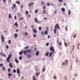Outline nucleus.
<instances>
[{"instance_id": "f257e3e1", "label": "nucleus", "mask_w": 80, "mask_h": 80, "mask_svg": "<svg viewBox=\"0 0 80 80\" xmlns=\"http://www.w3.org/2000/svg\"><path fill=\"white\" fill-rule=\"evenodd\" d=\"M23 52L24 53V55H27V53H31L32 52V50L30 49H28L27 50H25L23 52L21 51L19 52V55H22Z\"/></svg>"}, {"instance_id": "f03ea898", "label": "nucleus", "mask_w": 80, "mask_h": 80, "mask_svg": "<svg viewBox=\"0 0 80 80\" xmlns=\"http://www.w3.org/2000/svg\"><path fill=\"white\" fill-rule=\"evenodd\" d=\"M12 56V54L9 55H8V57L7 58L6 60H7V62H8V63H9V62H10V57H11Z\"/></svg>"}, {"instance_id": "7ed1b4c3", "label": "nucleus", "mask_w": 80, "mask_h": 80, "mask_svg": "<svg viewBox=\"0 0 80 80\" xmlns=\"http://www.w3.org/2000/svg\"><path fill=\"white\" fill-rule=\"evenodd\" d=\"M50 51H52V52L53 53H54L55 52V49H54L53 47H51L50 48Z\"/></svg>"}, {"instance_id": "20e7f679", "label": "nucleus", "mask_w": 80, "mask_h": 80, "mask_svg": "<svg viewBox=\"0 0 80 80\" xmlns=\"http://www.w3.org/2000/svg\"><path fill=\"white\" fill-rule=\"evenodd\" d=\"M54 28L56 30H57V28H58V29H60V27H59V26H58V24H56V26L54 27Z\"/></svg>"}, {"instance_id": "39448f33", "label": "nucleus", "mask_w": 80, "mask_h": 80, "mask_svg": "<svg viewBox=\"0 0 80 80\" xmlns=\"http://www.w3.org/2000/svg\"><path fill=\"white\" fill-rule=\"evenodd\" d=\"M34 20L36 23H39V21H38V19H37V18H35L34 19Z\"/></svg>"}, {"instance_id": "423d86ee", "label": "nucleus", "mask_w": 80, "mask_h": 80, "mask_svg": "<svg viewBox=\"0 0 80 80\" xmlns=\"http://www.w3.org/2000/svg\"><path fill=\"white\" fill-rule=\"evenodd\" d=\"M27 57L28 58H30L32 57V56L31 55L28 54L27 55Z\"/></svg>"}, {"instance_id": "0eeeda50", "label": "nucleus", "mask_w": 80, "mask_h": 80, "mask_svg": "<svg viewBox=\"0 0 80 80\" xmlns=\"http://www.w3.org/2000/svg\"><path fill=\"white\" fill-rule=\"evenodd\" d=\"M32 31H33V32L35 33H37V30L35 29H33Z\"/></svg>"}, {"instance_id": "6e6552de", "label": "nucleus", "mask_w": 80, "mask_h": 80, "mask_svg": "<svg viewBox=\"0 0 80 80\" xmlns=\"http://www.w3.org/2000/svg\"><path fill=\"white\" fill-rule=\"evenodd\" d=\"M1 38L2 39V42H4V38L3 36H1Z\"/></svg>"}, {"instance_id": "1a4fd4ad", "label": "nucleus", "mask_w": 80, "mask_h": 80, "mask_svg": "<svg viewBox=\"0 0 80 80\" xmlns=\"http://www.w3.org/2000/svg\"><path fill=\"white\" fill-rule=\"evenodd\" d=\"M17 73H18V74H20V70H19V69H18V68H17Z\"/></svg>"}, {"instance_id": "9d476101", "label": "nucleus", "mask_w": 80, "mask_h": 80, "mask_svg": "<svg viewBox=\"0 0 80 80\" xmlns=\"http://www.w3.org/2000/svg\"><path fill=\"white\" fill-rule=\"evenodd\" d=\"M61 10L63 12H65V8H61Z\"/></svg>"}, {"instance_id": "9b49d317", "label": "nucleus", "mask_w": 80, "mask_h": 80, "mask_svg": "<svg viewBox=\"0 0 80 80\" xmlns=\"http://www.w3.org/2000/svg\"><path fill=\"white\" fill-rule=\"evenodd\" d=\"M9 65L10 68H13V66H12V63L11 62L9 63Z\"/></svg>"}, {"instance_id": "f8f14e48", "label": "nucleus", "mask_w": 80, "mask_h": 80, "mask_svg": "<svg viewBox=\"0 0 80 80\" xmlns=\"http://www.w3.org/2000/svg\"><path fill=\"white\" fill-rule=\"evenodd\" d=\"M15 62L17 63H18L19 62H18V61L17 60V58H15Z\"/></svg>"}, {"instance_id": "ddd939ff", "label": "nucleus", "mask_w": 80, "mask_h": 80, "mask_svg": "<svg viewBox=\"0 0 80 80\" xmlns=\"http://www.w3.org/2000/svg\"><path fill=\"white\" fill-rule=\"evenodd\" d=\"M16 26L17 27H18V24L17 23V22H16L14 25V26Z\"/></svg>"}, {"instance_id": "4468645a", "label": "nucleus", "mask_w": 80, "mask_h": 80, "mask_svg": "<svg viewBox=\"0 0 80 80\" xmlns=\"http://www.w3.org/2000/svg\"><path fill=\"white\" fill-rule=\"evenodd\" d=\"M40 72H38L36 74V75L37 77H38V76H39V75H40Z\"/></svg>"}, {"instance_id": "2eb2a0df", "label": "nucleus", "mask_w": 80, "mask_h": 80, "mask_svg": "<svg viewBox=\"0 0 80 80\" xmlns=\"http://www.w3.org/2000/svg\"><path fill=\"white\" fill-rule=\"evenodd\" d=\"M39 52L38 51L36 52V56H38V55H39Z\"/></svg>"}, {"instance_id": "dca6fc26", "label": "nucleus", "mask_w": 80, "mask_h": 80, "mask_svg": "<svg viewBox=\"0 0 80 80\" xmlns=\"http://www.w3.org/2000/svg\"><path fill=\"white\" fill-rule=\"evenodd\" d=\"M52 52H51L49 53V57H51V56H52Z\"/></svg>"}, {"instance_id": "f3484780", "label": "nucleus", "mask_w": 80, "mask_h": 80, "mask_svg": "<svg viewBox=\"0 0 80 80\" xmlns=\"http://www.w3.org/2000/svg\"><path fill=\"white\" fill-rule=\"evenodd\" d=\"M25 13L26 14V15H28V12L27 11H26L25 12Z\"/></svg>"}, {"instance_id": "a211bd4d", "label": "nucleus", "mask_w": 80, "mask_h": 80, "mask_svg": "<svg viewBox=\"0 0 80 80\" xmlns=\"http://www.w3.org/2000/svg\"><path fill=\"white\" fill-rule=\"evenodd\" d=\"M48 54H49V52H48L46 53L45 56H48Z\"/></svg>"}, {"instance_id": "6ab92c4d", "label": "nucleus", "mask_w": 80, "mask_h": 80, "mask_svg": "<svg viewBox=\"0 0 80 80\" xmlns=\"http://www.w3.org/2000/svg\"><path fill=\"white\" fill-rule=\"evenodd\" d=\"M44 3H45L44 1H42L41 2V5H43V4H44Z\"/></svg>"}, {"instance_id": "aec40b11", "label": "nucleus", "mask_w": 80, "mask_h": 80, "mask_svg": "<svg viewBox=\"0 0 80 80\" xmlns=\"http://www.w3.org/2000/svg\"><path fill=\"white\" fill-rule=\"evenodd\" d=\"M23 17H21L19 19V20L20 21V20H23Z\"/></svg>"}, {"instance_id": "412c9836", "label": "nucleus", "mask_w": 80, "mask_h": 80, "mask_svg": "<svg viewBox=\"0 0 80 80\" xmlns=\"http://www.w3.org/2000/svg\"><path fill=\"white\" fill-rule=\"evenodd\" d=\"M32 78L33 80H36V79H35V76H33Z\"/></svg>"}, {"instance_id": "4be33fe9", "label": "nucleus", "mask_w": 80, "mask_h": 80, "mask_svg": "<svg viewBox=\"0 0 80 80\" xmlns=\"http://www.w3.org/2000/svg\"><path fill=\"white\" fill-rule=\"evenodd\" d=\"M38 29L39 30L41 31V30H42V28L41 27H39L38 28Z\"/></svg>"}, {"instance_id": "5701e85b", "label": "nucleus", "mask_w": 80, "mask_h": 80, "mask_svg": "<svg viewBox=\"0 0 80 80\" xmlns=\"http://www.w3.org/2000/svg\"><path fill=\"white\" fill-rule=\"evenodd\" d=\"M14 37H16V38L17 37L18 35L16 34H14Z\"/></svg>"}, {"instance_id": "b1692460", "label": "nucleus", "mask_w": 80, "mask_h": 80, "mask_svg": "<svg viewBox=\"0 0 80 80\" xmlns=\"http://www.w3.org/2000/svg\"><path fill=\"white\" fill-rule=\"evenodd\" d=\"M28 46H27V47L24 48V49H28Z\"/></svg>"}, {"instance_id": "393cba45", "label": "nucleus", "mask_w": 80, "mask_h": 80, "mask_svg": "<svg viewBox=\"0 0 80 80\" xmlns=\"http://www.w3.org/2000/svg\"><path fill=\"white\" fill-rule=\"evenodd\" d=\"M47 33H48V32H47V31H46L44 32L45 35H47Z\"/></svg>"}, {"instance_id": "a878e982", "label": "nucleus", "mask_w": 80, "mask_h": 80, "mask_svg": "<svg viewBox=\"0 0 80 80\" xmlns=\"http://www.w3.org/2000/svg\"><path fill=\"white\" fill-rule=\"evenodd\" d=\"M9 18H12V16L11 14H9Z\"/></svg>"}, {"instance_id": "bb28decb", "label": "nucleus", "mask_w": 80, "mask_h": 80, "mask_svg": "<svg viewBox=\"0 0 80 80\" xmlns=\"http://www.w3.org/2000/svg\"><path fill=\"white\" fill-rule=\"evenodd\" d=\"M56 29H54V33H56Z\"/></svg>"}, {"instance_id": "cd10ccee", "label": "nucleus", "mask_w": 80, "mask_h": 80, "mask_svg": "<svg viewBox=\"0 0 80 80\" xmlns=\"http://www.w3.org/2000/svg\"><path fill=\"white\" fill-rule=\"evenodd\" d=\"M22 59V57H19V60H21Z\"/></svg>"}, {"instance_id": "c85d7f7f", "label": "nucleus", "mask_w": 80, "mask_h": 80, "mask_svg": "<svg viewBox=\"0 0 80 80\" xmlns=\"http://www.w3.org/2000/svg\"><path fill=\"white\" fill-rule=\"evenodd\" d=\"M68 29V28L66 26L65 27V30H66V32H67Z\"/></svg>"}, {"instance_id": "c756f323", "label": "nucleus", "mask_w": 80, "mask_h": 80, "mask_svg": "<svg viewBox=\"0 0 80 80\" xmlns=\"http://www.w3.org/2000/svg\"><path fill=\"white\" fill-rule=\"evenodd\" d=\"M13 6L14 8H15V7H16V4L14 3L13 5Z\"/></svg>"}, {"instance_id": "7c9ffc66", "label": "nucleus", "mask_w": 80, "mask_h": 80, "mask_svg": "<svg viewBox=\"0 0 80 80\" xmlns=\"http://www.w3.org/2000/svg\"><path fill=\"white\" fill-rule=\"evenodd\" d=\"M45 70V68L42 69V72H44Z\"/></svg>"}, {"instance_id": "2f4dec72", "label": "nucleus", "mask_w": 80, "mask_h": 80, "mask_svg": "<svg viewBox=\"0 0 80 80\" xmlns=\"http://www.w3.org/2000/svg\"><path fill=\"white\" fill-rule=\"evenodd\" d=\"M68 14V15H70L71 14V12L70 11H69Z\"/></svg>"}, {"instance_id": "473e14b6", "label": "nucleus", "mask_w": 80, "mask_h": 80, "mask_svg": "<svg viewBox=\"0 0 80 80\" xmlns=\"http://www.w3.org/2000/svg\"><path fill=\"white\" fill-rule=\"evenodd\" d=\"M64 44L65 47H67V43H66V42H64Z\"/></svg>"}, {"instance_id": "72a5a7b5", "label": "nucleus", "mask_w": 80, "mask_h": 80, "mask_svg": "<svg viewBox=\"0 0 80 80\" xmlns=\"http://www.w3.org/2000/svg\"><path fill=\"white\" fill-rule=\"evenodd\" d=\"M58 1L59 2H63V0H58Z\"/></svg>"}, {"instance_id": "f704fd0d", "label": "nucleus", "mask_w": 80, "mask_h": 80, "mask_svg": "<svg viewBox=\"0 0 80 80\" xmlns=\"http://www.w3.org/2000/svg\"><path fill=\"white\" fill-rule=\"evenodd\" d=\"M35 13H38V10H36L35 11Z\"/></svg>"}, {"instance_id": "c9c22d12", "label": "nucleus", "mask_w": 80, "mask_h": 80, "mask_svg": "<svg viewBox=\"0 0 80 80\" xmlns=\"http://www.w3.org/2000/svg\"><path fill=\"white\" fill-rule=\"evenodd\" d=\"M8 75L9 77H10V76H12V74L10 73H8Z\"/></svg>"}, {"instance_id": "e433bc0d", "label": "nucleus", "mask_w": 80, "mask_h": 80, "mask_svg": "<svg viewBox=\"0 0 80 80\" xmlns=\"http://www.w3.org/2000/svg\"><path fill=\"white\" fill-rule=\"evenodd\" d=\"M59 44V45H62V42H60Z\"/></svg>"}, {"instance_id": "4c0bfd02", "label": "nucleus", "mask_w": 80, "mask_h": 80, "mask_svg": "<svg viewBox=\"0 0 80 80\" xmlns=\"http://www.w3.org/2000/svg\"><path fill=\"white\" fill-rule=\"evenodd\" d=\"M8 43L9 44L11 43V41L10 40H9L8 41Z\"/></svg>"}, {"instance_id": "58836bf2", "label": "nucleus", "mask_w": 80, "mask_h": 80, "mask_svg": "<svg viewBox=\"0 0 80 80\" xmlns=\"http://www.w3.org/2000/svg\"><path fill=\"white\" fill-rule=\"evenodd\" d=\"M68 60L66 61L65 63H66L67 65V63H68Z\"/></svg>"}, {"instance_id": "ea45409f", "label": "nucleus", "mask_w": 80, "mask_h": 80, "mask_svg": "<svg viewBox=\"0 0 80 80\" xmlns=\"http://www.w3.org/2000/svg\"><path fill=\"white\" fill-rule=\"evenodd\" d=\"M13 72L14 73H16V70H15V69H13Z\"/></svg>"}, {"instance_id": "a19ab883", "label": "nucleus", "mask_w": 80, "mask_h": 80, "mask_svg": "<svg viewBox=\"0 0 80 80\" xmlns=\"http://www.w3.org/2000/svg\"><path fill=\"white\" fill-rule=\"evenodd\" d=\"M18 15H19V17H21V15H20V13H18Z\"/></svg>"}, {"instance_id": "79ce46f5", "label": "nucleus", "mask_w": 80, "mask_h": 80, "mask_svg": "<svg viewBox=\"0 0 80 80\" xmlns=\"http://www.w3.org/2000/svg\"><path fill=\"white\" fill-rule=\"evenodd\" d=\"M25 34L26 36H27V35H28V33H27V32H25Z\"/></svg>"}, {"instance_id": "37998d69", "label": "nucleus", "mask_w": 80, "mask_h": 80, "mask_svg": "<svg viewBox=\"0 0 80 80\" xmlns=\"http://www.w3.org/2000/svg\"><path fill=\"white\" fill-rule=\"evenodd\" d=\"M53 78H54V79H57V77L55 76H54L53 77Z\"/></svg>"}, {"instance_id": "c03bdc74", "label": "nucleus", "mask_w": 80, "mask_h": 80, "mask_svg": "<svg viewBox=\"0 0 80 80\" xmlns=\"http://www.w3.org/2000/svg\"><path fill=\"white\" fill-rule=\"evenodd\" d=\"M48 45H49V43L48 42L46 44V46H48Z\"/></svg>"}, {"instance_id": "a18cd8bd", "label": "nucleus", "mask_w": 80, "mask_h": 80, "mask_svg": "<svg viewBox=\"0 0 80 80\" xmlns=\"http://www.w3.org/2000/svg\"><path fill=\"white\" fill-rule=\"evenodd\" d=\"M3 70H4V71H5V68L4 67H2Z\"/></svg>"}, {"instance_id": "49530a36", "label": "nucleus", "mask_w": 80, "mask_h": 80, "mask_svg": "<svg viewBox=\"0 0 80 80\" xmlns=\"http://www.w3.org/2000/svg\"><path fill=\"white\" fill-rule=\"evenodd\" d=\"M43 8L44 9V10H45V8H46V7H45V6H43Z\"/></svg>"}, {"instance_id": "de8ad7c7", "label": "nucleus", "mask_w": 80, "mask_h": 80, "mask_svg": "<svg viewBox=\"0 0 80 80\" xmlns=\"http://www.w3.org/2000/svg\"><path fill=\"white\" fill-rule=\"evenodd\" d=\"M50 3H48L47 4V5H48V6H50Z\"/></svg>"}, {"instance_id": "09e8293b", "label": "nucleus", "mask_w": 80, "mask_h": 80, "mask_svg": "<svg viewBox=\"0 0 80 80\" xmlns=\"http://www.w3.org/2000/svg\"><path fill=\"white\" fill-rule=\"evenodd\" d=\"M16 3L18 4H20V2H19L18 1H16Z\"/></svg>"}, {"instance_id": "8fccbe9b", "label": "nucleus", "mask_w": 80, "mask_h": 80, "mask_svg": "<svg viewBox=\"0 0 80 80\" xmlns=\"http://www.w3.org/2000/svg\"><path fill=\"white\" fill-rule=\"evenodd\" d=\"M3 2H6V0H2Z\"/></svg>"}, {"instance_id": "3c124183", "label": "nucleus", "mask_w": 80, "mask_h": 80, "mask_svg": "<svg viewBox=\"0 0 80 80\" xmlns=\"http://www.w3.org/2000/svg\"><path fill=\"white\" fill-rule=\"evenodd\" d=\"M21 8H23V5H21Z\"/></svg>"}, {"instance_id": "603ef678", "label": "nucleus", "mask_w": 80, "mask_h": 80, "mask_svg": "<svg viewBox=\"0 0 80 80\" xmlns=\"http://www.w3.org/2000/svg\"><path fill=\"white\" fill-rule=\"evenodd\" d=\"M2 66H3V64H0V67H2Z\"/></svg>"}, {"instance_id": "864d4df0", "label": "nucleus", "mask_w": 80, "mask_h": 80, "mask_svg": "<svg viewBox=\"0 0 80 80\" xmlns=\"http://www.w3.org/2000/svg\"><path fill=\"white\" fill-rule=\"evenodd\" d=\"M6 47L7 48H8H8H9V47H8V45H6Z\"/></svg>"}, {"instance_id": "5fc2aeb1", "label": "nucleus", "mask_w": 80, "mask_h": 80, "mask_svg": "<svg viewBox=\"0 0 80 80\" xmlns=\"http://www.w3.org/2000/svg\"><path fill=\"white\" fill-rule=\"evenodd\" d=\"M3 57H6V55L5 54H3Z\"/></svg>"}, {"instance_id": "6e6d98bb", "label": "nucleus", "mask_w": 80, "mask_h": 80, "mask_svg": "<svg viewBox=\"0 0 80 80\" xmlns=\"http://www.w3.org/2000/svg\"><path fill=\"white\" fill-rule=\"evenodd\" d=\"M41 33H42V34L44 36V34H43V32L42 31V32H41Z\"/></svg>"}, {"instance_id": "4d7b16f0", "label": "nucleus", "mask_w": 80, "mask_h": 80, "mask_svg": "<svg viewBox=\"0 0 80 80\" xmlns=\"http://www.w3.org/2000/svg\"><path fill=\"white\" fill-rule=\"evenodd\" d=\"M10 70H11L10 68H8V72H10Z\"/></svg>"}, {"instance_id": "13d9d810", "label": "nucleus", "mask_w": 80, "mask_h": 80, "mask_svg": "<svg viewBox=\"0 0 80 80\" xmlns=\"http://www.w3.org/2000/svg\"><path fill=\"white\" fill-rule=\"evenodd\" d=\"M46 29L48 31V27L46 28Z\"/></svg>"}, {"instance_id": "bf43d9fd", "label": "nucleus", "mask_w": 80, "mask_h": 80, "mask_svg": "<svg viewBox=\"0 0 80 80\" xmlns=\"http://www.w3.org/2000/svg\"><path fill=\"white\" fill-rule=\"evenodd\" d=\"M43 13H44L45 14L46 13V12L45 11V10H43Z\"/></svg>"}, {"instance_id": "052dcab7", "label": "nucleus", "mask_w": 80, "mask_h": 80, "mask_svg": "<svg viewBox=\"0 0 80 80\" xmlns=\"http://www.w3.org/2000/svg\"><path fill=\"white\" fill-rule=\"evenodd\" d=\"M14 18H15V20H16L17 18V17L16 16H14Z\"/></svg>"}, {"instance_id": "680f3d73", "label": "nucleus", "mask_w": 80, "mask_h": 80, "mask_svg": "<svg viewBox=\"0 0 80 80\" xmlns=\"http://www.w3.org/2000/svg\"><path fill=\"white\" fill-rule=\"evenodd\" d=\"M33 37L35 38H36V34H35L34 35Z\"/></svg>"}, {"instance_id": "e2e57ef3", "label": "nucleus", "mask_w": 80, "mask_h": 80, "mask_svg": "<svg viewBox=\"0 0 80 80\" xmlns=\"http://www.w3.org/2000/svg\"><path fill=\"white\" fill-rule=\"evenodd\" d=\"M50 36L49 35H48V38H50Z\"/></svg>"}, {"instance_id": "0e129e2a", "label": "nucleus", "mask_w": 80, "mask_h": 80, "mask_svg": "<svg viewBox=\"0 0 80 80\" xmlns=\"http://www.w3.org/2000/svg\"><path fill=\"white\" fill-rule=\"evenodd\" d=\"M30 6H32V4H29V7H30Z\"/></svg>"}, {"instance_id": "69168bd1", "label": "nucleus", "mask_w": 80, "mask_h": 80, "mask_svg": "<svg viewBox=\"0 0 80 80\" xmlns=\"http://www.w3.org/2000/svg\"><path fill=\"white\" fill-rule=\"evenodd\" d=\"M73 37L74 38H75L76 37V35H74Z\"/></svg>"}, {"instance_id": "338daca9", "label": "nucleus", "mask_w": 80, "mask_h": 80, "mask_svg": "<svg viewBox=\"0 0 80 80\" xmlns=\"http://www.w3.org/2000/svg\"><path fill=\"white\" fill-rule=\"evenodd\" d=\"M47 18H44V20H47Z\"/></svg>"}, {"instance_id": "774afa93", "label": "nucleus", "mask_w": 80, "mask_h": 80, "mask_svg": "<svg viewBox=\"0 0 80 80\" xmlns=\"http://www.w3.org/2000/svg\"><path fill=\"white\" fill-rule=\"evenodd\" d=\"M31 5H33V2H31Z\"/></svg>"}]
</instances>
